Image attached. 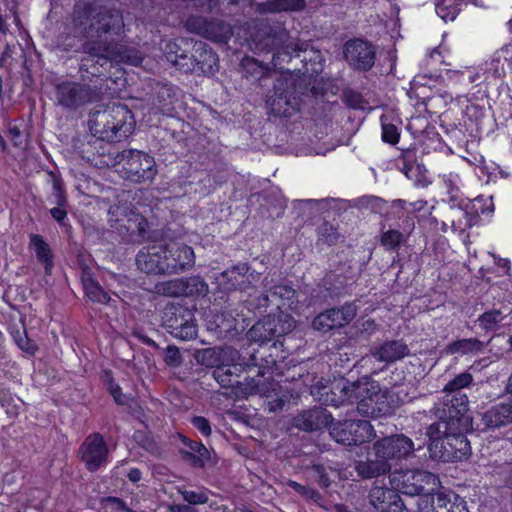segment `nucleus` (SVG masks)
<instances>
[{"mask_svg": "<svg viewBox=\"0 0 512 512\" xmlns=\"http://www.w3.org/2000/svg\"><path fill=\"white\" fill-rule=\"evenodd\" d=\"M74 24L76 31L84 38L80 50L87 55L81 59V73L100 76V68L108 62L132 66H138L142 62V53L137 48L110 39L125 34L121 10L85 4L82 10L76 13Z\"/></svg>", "mask_w": 512, "mask_h": 512, "instance_id": "f257e3e1", "label": "nucleus"}, {"mask_svg": "<svg viewBox=\"0 0 512 512\" xmlns=\"http://www.w3.org/2000/svg\"><path fill=\"white\" fill-rule=\"evenodd\" d=\"M254 41L262 48L273 52L272 63L275 67L283 69L282 64L289 62L293 57H300L301 53L307 54L309 44L306 42L293 41L289 32L281 22H262L254 34ZM311 56L306 55L301 59L304 63V74L313 75L320 71V67H307V61H313L314 65L320 66V53L310 51Z\"/></svg>", "mask_w": 512, "mask_h": 512, "instance_id": "f03ea898", "label": "nucleus"}, {"mask_svg": "<svg viewBox=\"0 0 512 512\" xmlns=\"http://www.w3.org/2000/svg\"><path fill=\"white\" fill-rule=\"evenodd\" d=\"M374 382L367 379L349 382L345 378L333 382H324L323 379L311 385L310 393L315 400L325 406L339 407L345 403L358 401L357 410L360 413L373 414L374 408L369 411L367 400L372 401V395L377 396Z\"/></svg>", "mask_w": 512, "mask_h": 512, "instance_id": "7ed1b4c3", "label": "nucleus"}, {"mask_svg": "<svg viewBox=\"0 0 512 512\" xmlns=\"http://www.w3.org/2000/svg\"><path fill=\"white\" fill-rule=\"evenodd\" d=\"M134 126L132 112L121 103L108 104L90 114V131L103 141H121L133 132Z\"/></svg>", "mask_w": 512, "mask_h": 512, "instance_id": "20e7f679", "label": "nucleus"}, {"mask_svg": "<svg viewBox=\"0 0 512 512\" xmlns=\"http://www.w3.org/2000/svg\"><path fill=\"white\" fill-rule=\"evenodd\" d=\"M389 482L395 490L404 495L418 496V502L432 496L440 484L435 474L419 469L394 471L389 475Z\"/></svg>", "mask_w": 512, "mask_h": 512, "instance_id": "39448f33", "label": "nucleus"}, {"mask_svg": "<svg viewBox=\"0 0 512 512\" xmlns=\"http://www.w3.org/2000/svg\"><path fill=\"white\" fill-rule=\"evenodd\" d=\"M123 177L135 184L151 183L158 173L154 157L140 150L129 149L119 155Z\"/></svg>", "mask_w": 512, "mask_h": 512, "instance_id": "423d86ee", "label": "nucleus"}, {"mask_svg": "<svg viewBox=\"0 0 512 512\" xmlns=\"http://www.w3.org/2000/svg\"><path fill=\"white\" fill-rule=\"evenodd\" d=\"M469 400L464 393H445L434 404L433 414L452 426V430H468L471 418L467 415Z\"/></svg>", "mask_w": 512, "mask_h": 512, "instance_id": "0eeeda50", "label": "nucleus"}, {"mask_svg": "<svg viewBox=\"0 0 512 512\" xmlns=\"http://www.w3.org/2000/svg\"><path fill=\"white\" fill-rule=\"evenodd\" d=\"M241 370L238 365L216 366L212 376L221 387L231 389V394L235 398H246L256 393L265 392L264 385L260 384V379L247 377L241 381L239 374Z\"/></svg>", "mask_w": 512, "mask_h": 512, "instance_id": "6e6552de", "label": "nucleus"}, {"mask_svg": "<svg viewBox=\"0 0 512 512\" xmlns=\"http://www.w3.org/2000/svg\"><path fill=\"white\" fill-rule=\"evenodd\" d=\"M275 116L291 117L300 107L301 97L296 91L295 81L291 78L278 77L274 83L273 93L266 101Z\"/></svg>", "mask_w": 512, "mask_h": 512, "instance_id": "1a4fd4ad", "label": "nucleus"}, {"mask_svg": "<svg viewBox=\"0 0 512 512\" xmlns=\"http://www.w3.org/2000/svg\"><path fill=\"white\" fill-rule=\"evenodd\" d=\"M464 431L452 430L440 442L428 444L430 458L441 462H457L467 459L471 454V446Z\"/></svg>", "mask_w": 512, "mask_h": 512, "instance_id": "9d476101", "label": "nucleus"}, {"mask_svg": "<svg viewBox=\"0 0 512 512\" xmlns=\"http://www.w3.org/2000/svg\"><path fill=\"white\" fill-rule=\"evenodd\" d=\"M329 433L336 442L346 446H360L375 437L371 423L361 419L333 421Z\"/></svg>", "mask_w": 512, "mask_h": 512, "instance_id": "9b49d317", "label": "nucleus"}, {"mask_svg": "<svg viewBox=\"0 0 512 512\" xmlns=\"http://www.w3.org/2000/svg\"><path fill=\"white\" fill-rule=\"evenodd\" d=\"M161 247L162 260L166 275L179 274L190 270L195 265L192 247L182 242L158 244Z\"/></svg>", "mask_w": 512, "mask_h": 512, "instance_id": "f8f14e48", "label": "nucleus"}, {"mask_svg": "<svg viewBox=\"0 0 512 512\" xmlns=\"http://www.w3.org/2000/svg\"><path fill=\"white\" fill-rule=\"evenodd\" d=\"M80 460L89 472H96L109 463V448L102 434H89L78 449Z\"/></svg>", "mask_w": 512, "mask_h": 512, "instance_id": "ddd939ff", "label": "nucleus"}, {"mask_svg": "<svg viewBox=\"0 0 512 512\" xmlns=\"http://www.w3.org/2000/svg\"><path fill=\"white\" fill-rule=\"evenodd\" d=\"M99 91L89 85L64 81L56 86L57 103L68 109H76L99 98Z\"/></svg>", "mask_w": 512, "mask_h": 512, "instance_id": "4468645a", "label": "nucleus"}, {"mask_svg": "<svg viewBox=\"0 0 512 512\" xmlns=\"http://www.w3.org/2000/svg\"><path fill=\"white\" fill-rule=\"evenodd\" d=\"M185 26L188 31L217 43H227L232 36L231 26L220 19L190 16L186 20Z\"/></svg>", "mask_w": 512, "mask_h": 512, "instance_id": "2eb2a0df", "label": "nucleus"}, {"mask_svg": "<svg viewBox=\"0 0 512 512\" xmlns=\"http://www.w3.org/2000/svg\"><path fill=\"white\" fill-rule=\"evenodd\" d=\"M357 314V306L353 302H346L341 307L326 309L314 317L313 329L327 333L348 325Z\"/></svg>", "mask_w": 512, "mask_h": 512, "instance_id": "dca6fc26", "label": "nucleus"}, {"mask_svg": "<svg viewBox=\"0 0 512 512\" xmlns=\"http://www.w3.org/2000/svg\"><path fill=\"white\" fill-rule=\"evenodd\" d=\"M373 450L378 458L385 461L401 460L409 457L415 450L412 439L404 434H394L383 437L373 444Z\"/></svg>", "mask_w": 512, "mask_h": 512, "instance_id": "f3484780", "label": "nucleus"}, {"mask_svg": "<svg viewBox=\"0 0 512 512\" xmlns=\"http://www.w3.org/2000/svg\"><path fill=\"white\" fill-rule=\"evenodd\" d=\"M343 53L345 60L355 70L369 71L374 66L376 49L365 40H349L344 46Z\"/></svg>", "mask_w": 512, "mask_h": 512, "instance_id": "a211bd4d", "label": "nucleus"}, {"mask_svg": "<svg viewBox=\"0 0 512 512\" xmlns=\"http://www.w3.org/2000/svg\"><path fill=\"white\" fill-rule=\"evenodd\" d=\"M420 512H469L466 501L456 493L437 492L417 502Z\"/></svg>", "mask_w": 512, "mask_h": 512, "instance_id": "6ab92c4d", "label": "nucleus"}, {"mask_svg": "<svg viewBox=\"0 0 512 512\" xmlns=\"http://www.w3.org/2000/svg\"><path fill=\"white\" fill-rule=\"evenodd\" d=\"M259 278L260 273L251 270L248 263L239 262L221 273L220 282L226 290L247 291Z\"/></svg>", "mask_w": 512, "mask_h": 512, "instance_id": "aec40b11", "label": "nucleus"}, {"mask_svg": "<svg viewBox=\"0 0 512 512\" xmlns=\"http://www.w3.org/2000/svg\"><path fill=\"white\" fill-rule=\"evenodd\" d=\"M400 492L391 488L373 486L368 494L369 503L377 512H403L407 511Z\"/></svg>", "mask_w": 512, "mask_h": 512, "instance_id": "412c9836", "label": "nucleus"}, {"mask_svg": "<svg viewBox=\"0 0 512 512\" xmlns=\"http://www.w3.org/2000/svg\"><path fill=\"white\" fill-rule=\"evenodd\" d=\"M512 423V398L502 401L488 408L480 415L478 427L482 431H489L505 427Z\"/></svg>", "mask_w": 512, "mask_h": 512, "instance_id": "4be33fe9", "label": "nucleus"}, {"mask_svg": "<svg viewBox=\"0 0 512 512\" xmlns=\"http://www.w3.org/2000/svg\"><path fill=\"white\" fill-rule=\"evenodd\" d=\"M191 58L190 62H192L194 67L189 73H193L198 76H211L218 71L217 54L203 42H196L193 45Z\"/></svg>", "mask_w": 512, "mask_h": 512, "instance_id": "5701e85b", "label": "nucleus"}, {"mask_svg": "<svg viewBox=\"0 0 512 512\" xmlns=\"http://www.w3.org/2000/svg\"><path fill=\"white\" fill-rule=\"evenodd\" d=\"M333 416L325 408L315 407L304 410L293 417L292 425L305 432H313L331 426Z\"/></svg>", "mask_w": 512, "mask_h": 512, "instance_id": "b1692460", "label": "nucleus"}, {"mask_svg": "<svg viewBox=\"0 0 512 512\" xmlns=\"http://www.w3.org/2000/svg\"><path fill=\"white\" fill-rule=\"evenodd\" d=\"M192 41L185 38H179L166 43L164 54L168 62H170L178 70L188 73L193 69L191 61L190 47Z\"/></svg>", "mask_w": 512, "mask_h": 512, "instance_id": "393cba45", "label": "nucleus"}, {"mask_svg": "<svg viewBox=\"0 0 512 512\" xmlns=\"http://www.w3.org/2000/svg\"><path fill=\"white\" fill-rule=\"evenodd\" d=\"M346 286L345 277L330 272L323 278L322 283L313 290L311 297L314 299V303L326 302L328 299L340 296L346 289Z\"/></svg>", "mask_w": 512, "mask_h": 512, "instance_id": "a878e982", "label": "nucleus"}, {"mask_svg": "<svg viewBox=\"0 0 512 512\" xmlns=\"http://www.w3.org/2000/svg\"><path fill=\"white\" fill-rule=\"evenodd\" d=\"M263 288L268 289L271 298L274 300V304L278 309L282 307L297 310L298 298L296 290L286 282L271 285V281L265 277L262 281Z\"/></svg>", "mask_w": 512, "mask_h": 512, "instance_id": "bb28decb", "label": "nucleus"}, {"mask_svg": "<svg viewBox=\"0 0 512 512\" xmlns=\"http://www.w3.org/2000/svg\"><path fill=\"white\" fill-rule=\"evenodd\" d=\"M160 252L162 249L158 244L141 249L136 255L138 269L146 274L166 275Z\"/></svg>", "mask_w": 512, "mask_h": 512, "instance_id": "cd10ccee", "label": "nucleus"}, {"mask_svg": "<svg viewBox=\"0 0 512 512\" xmlns=\"http://www.w3.org/2000/svg\"><path fill=\"white\" fill-rule=\"evenodd\" d=\"M180 439L188 448V450H179L181 458L192 467L203 468L210 461V452L203 443L191 440L184 435H180Z\"/></svg>", "mask_w": 512, "mask_h": 512, "instance_id": "c85d7f7f", "label": "nucleus"}, {"mask_svg": "<svg viewBox=\"0 0 512 512\" xmlns=\"http://www.w3.org/2000/svg\"><path fill=\"white\" fill-rule=\"evenodd\" d=\"M410 350L408 346L401 340L385 341L378 347L371 350V355L380 362L393 363L406 356Z\"/></svg>", "mask_w": 512, "mask_h": 512, "instance_id": "c756f323", "label": "nucleus"}, {"mask_svg": "<svg viewBox=\"0 0 512 512\" xmlns=\"http://www.w3.org/2000/svg\"><path fill=\"white\" fill-rule=\"evenodd\" d=\"M277 318L275 315H267L257 321L248 331L247 336L251 341L264 344L277 338Z\"/></svg>", "mask_w": 512, "mask_h": 512, "instance_id": "7c9ffc66", "label": "nucleus"}, {"mask_svg": "<svg viewBox=\"0 0 512 512\" xmlns=\"http://www.w3.org/2000/svg\"><path fill=\"white\" fill-rule=\"evenodd\" d=\"M404 223H406V227L408 228L407 234L392 228L384 230L385 225L381 224L382 233L380 235V244L385 250L396 251L407 241L409 234L414 229V222L412 218L407 217Z\"/></svg>", "mask_w": 512, "mask_h": 512, "instance_id": "2f4dec72", "label": "nucleus"}, {"mask_svg": "<svg viewBox=\"0 0 512 512\" xmlns=\"http://www.w3.org/2000/svg\"><path fill=\"white\" fill-rule=\"evenodd\" d=\"M194 313L182 305L167 306L163 313V325L171 334V331L180 328L179 325H185L193 317Z\"/></svg>", "mask_w": 512, "mask_h": 512, "instance_id": "473e14b6", "label": "nucleus"}, {"mask_svg": "<svg viewBox=\"0 0 512 512\" xmlns=\"http://www.w3.org/2000/svg\"><path fill=\"white\" fill-rule=\"evenodd\" d=\"M355 471L363 479H371L384 475L391 470V464L382 458L367 459L355 462Z\"/></svg>", "mask_w": 512, "mask_h": 512, "instance_id": "72a5a7b5", "label": "nucleus"}, {"mask_svg": "<svg viewBox=\"0 0 512 512\" xmlns=\"http://www.w3.org/2000/svg\"><path fill=\"white\" fill-rule=\"evenodd\" d=\"M305 6V0H268L257 3L256 11L260 14L300 11L303 10Z\"/></svg>", "mask_w": 512, "mask_h": 512, "instance_id": "f704fd0d", "label": "nucleus"}, {"mask_svg": "<svg viewBox=\"0 0 512 512\" xmlns=\"http://www.w3.org/2000/svg\"><path fill=\"white\" fill-rule=\"evenodd\" d=\"M30 245L33 247L37 260L43 264L46 275H50L54 266L53 253L49 244L39 234L30 235Z\"/></svg>", "mask_w": 512, "mask_h": 512, "instance_id": "c9c22d12", "label": "nucleus"}, {"mask_svg": "<svg viewBox=\"0 0 512 512\" xmlns=\"http://www.w3.org/2000/svg\"><path fill=\"white\" fill-rule=\"evenodd\" d=\"M486 343L477 338H464L449 343L446 351L449 354H478L484 351Z\"/></svg>", "mask_w": 512, "mask_h": 512, "instance_id": "e433bc0d", "label": "nucleus"}, {"mask_svg": "<svg viewBox=\"0 0 512 512\" xmlns=\"http://www.w3.org/2000/svg\"><path fill=\"white\" fill-rule=\"evenodd\" d=\"M177 99V87L158 83L155 88L154 104L162 111L168 112L173 108V103Z\"/></svg>", "mask_w": 512, "mask_h": 512, "instance_id": "4c0bfd02", "label": "nucleus"}, {"mask_svg": "<svg viewBox=\"0 0 512 512\" xmlns=\"http://www.w3.org/2000/svg\"><path fill=\"white\" fill-rule=\"evenodd\" d=\"M260 384L264 385L265 392H262V393H259V394L260 395H264L268 399H270L268 401L269 411H271V412L281 411L284 408V406L290 400V398L287 395L286 391L285 392L282 391L281 386H279V384L274 382V381L269 383V385L271 386L272 391H269L267 389V386H266L264 381L260 380Z\"/></svg>", "mask_w": 512, "mask_h": 512, "instance_id": "58836bf2", "label": "nucleus"}, {"mask_svg": "<svg viewBox=\"0 0 512 512\" xmlns=\"http://www.w3.org/2000/svg\"><path fill=\"white\" fill-rule=\"evenodd\" d=\"M443 181L447 189L448 203L451 207L464 209L465 199L458 187L459 177L456 174L449 173L443 176Z\"/></svg>", "mask_w": 512, "mask_h": 512, "instance_id": "ea45409f", "label": "nucleus"}, {"mask_svg": "<svg viewBox=\"0 0 512 512\" xmlns=\"http://www.w3.org/2000/svg\"><path fill=\"white\" fill-rule=\"evenodd\" d=\"M182 296H205L208 293V284L200 276L181 278Z\"/></svg>", "mask_w": 512, "mask_h": 512, "instance_id": "a19ab883", "label": "nucleus"}, {"mask_svg": "<svg viewBox=\"0 0 512 512\" xmlns=\"http://www.w3.org/2000/svg\"><path fill=\"white\" fill-rule=\"evenodd\" d=\"M505 318L506 314L500 309H490L482 313L477 322L482 330L488 332L497 330Z\"/></svg>", "mask_w": 512, "mask_h": 512, "instance_id": "79ce46f5", "label": "nucleus"}, {"mask_svg": "<svg viewBox=\"0 0 512 512\" xmlns=\"http://www.w3.org/2000/svg\"><path fill=\"white\" fill-rule=\"evenodd\" d=\"M264 290V292L258 295H250L245 301L248 310L253 311L255 314L263 315L267 312V308L274 304V300L271 298L269 290Z\"/></svg>", "mask_w": 512, "mask_h": 512, "instance_id": "37998d69", "label": "nucleus"}, {"mask_svg": "<svg viewBox=\"0 0 512 512\" xmlns=\"http://www.w3.org/2000/svg\"><path fill=\"white\" fill-rule=\"evenodd\" d=\"M318 242L326 244L328 246L336 245L342 235L338 231L337 227L328 221H323L317 228Z\"/></svg>", "mask_w": 512, "mask_h": 512, "instance_id": "c03bdc74", "label": "nucleus"}, {"mask_svg": "<svg viewBox=\"0 0 512 512\" xmlns=\"http://www.w3.org/2000/svg\"><path fill=\"white\" fill-rule=\"evenodd\" d=\"M283 484L285 487L292 489L296 494L307 501H311L316 504H320L322 501L321 494L310 486L302 485L291 479L286 480Z\"/></svg>", "mask_w": 512, "mask_h": 512, "instance_id": "a18cd8bd", "label": "nucleus"}, {"mask_svg": "<svg viewBox=\"0 0 512 512\" xmlns=\"http://www.w3.org/2000/svg\"><path fill=\"white\" fill-rule=\"evenodd\" d=\"M398 168L407 178H414V174L419 169L416 163V154L411 150L404 151L398 158Z\"/></svg>", "mask_w": 512, "mask_h": 512, "instance_id": "49530a36", "label": "nucleus"}, {"mask_svg": "<svg viewBox=\"0 0 512 512\" xmlns=\"http://www.w3.org/2000/svg\"><path fill=\"white\" fill-rule=\"evenodd\" d=\"M452 432V426L444 420L432 423L428 426L426 435L429 440V444H435L437 441H441L446 435Z\"/></svg>", "mask_w": 512, "mask_h": 512, "instance_id": "de8ad7c7", "label": "nucleus"}, {"mask_svg": "<svg viewBox=\"0 0 512 512\" xmlns=\"http://www.w3.org/2000/svg\"><path fill=\"white\" fill-rule=\"evenodd\" d=\"M435 6L436 13L444 21H453L460 11L456 0H436Z\"/></svg>", "mask_w": 512, "mask_h": 512, "instance_id": "09e8293b", "label": "nucleus"}, {"mask_svg": "<svg viewBox=\"0 0 512 512\" xmlns=\"http://www.w3.org/2000/svg\"><path fill=\"white\" fill-rule=\"evenodd\" d=\"M85 295L94 303L107 305L111 298L104 288L96 281L88 283V286L83 287Z\"/></svg>", "mask_w": 512, "mask_h": 512, "instance_id": "8fccbe9b", "label": "nucleus"}, {"mask_svg": "<svg viewBox=\"0 0 512 512\" xmlns=\"http://www.w3.org/2000/svg\"><path fill=\"white\" fill-rule=\"evenodd\" d=\"M155 292L167 297L182 296L181 278L159 282L155 285Z\"/></svg>", "mask_w": 512, "mask_h": 512, "instance_id": "3c124183", "label": "nucleus"}, {"mask_svg": "<svg viewBox=\"0 0 512 512\" xmlns=\"http://www.w3.org/2000/svg\"><path fill=\"white\" fill-rule=\"evenodd\" d=\"M52 177V193L49 200L56 206H67L68 200L63 188V183L54 173H50Z\"/></svg>", "mask_w": 512, "mask_h": 512, "instance_id": "603ef678", "label": "nucleus"}, {"mask_svg": "<svg viewBox=\"0 0 512 512\" xmlns=\"http://www.w3.org/2000/svg\"><path fill=\"white\" fill-rule=\"evenodd\" d=\"M472 380H473V378L470 373H467V372L461 373V374L457 375L456 377H454L452 380H450L446 384L443 392H444V394L445 393H453V394L463 393L462 389L465 387H468L472 383Z\"/></svg>", "mask_w": 512, "mask_h": 512, "instance_id": "864d4df0", "label": "nucleus"}, {"mask_svg": "<svg viewBox=\"0 0 512 512\" xmlns=\"http://www.w3.org/2000/svg\"><path fill=\"white\" fill-rule=\"evenodd\" d=\"M179 493L183 500L191 505L205 504L209 500V491L207 489H179Z\"/></svg>", "mask_w": 512, "mask_h": 512, "instance_id": "5fc2aeb1", "label": "nucleus"}, {"mask_svg": "<svg viewBox=\"0 0 512 512\" xmlns=\"http://www.w3.org/2000/svg\"><path fill=\"white\" fill-rule=\"evenodd\" d=\"M382 140L390 145H396L400 139V133L396 125L387 123L386 117H381Z\"/></svg>", "mask_w": 512, "mask_h": 512, "instance_id": "6e6d98bb", "label": "nucleus"}, {"mask_svg": "<svg viewBox=\"0 0 512 512\" xmlns=\"http://www.w3.org/2000/svg\"><path fill=\"white\" fill-rule=\"evenodd\" d=\"M180 328L171 331V335L180 340L188 341L192 340L197 336V325L194 321V316L190 317V321H187L185 325H179Z\"/></svg>", "mask_w": 512, "mask_h": 512, "instance_id": "4d7b16f0", "label": "nucleus"}, {"mask_svg": "<svg viewBox=\"0 0 512 512\" xmlns=\"http://www.w3.org/2000/svg\"><path fill=\"white\" fill-rule=\"evenodd\" d=\"M13 339L16 343V345L24 352L29 353L33 355L36 350L37 346L36 344L31 341L26 334V331H20L16 330L12 333Z\"/></svg>", "mask_w": 512, "mask_h": 512, "instance_id": "13d9d810", "label": "nucleus"}, {"mask_svg": "<svg viewBox=\"0 0 512 512\" xmlns=\"http://www.w3.org/2000/svg\"><path fill=\"white\" fill-rule=\"evenodd\" d=\"M127 221L129 224L126 227L127 231H131V233H135L136 231L137 235L143 239L147 236L148 222L143 216L136 214Z\"/></svg>", "mask_w": 512, "mask_h": 512, "instance_id": "bf43d9fd", "label": "nucleus"}, {"mask_svg": "<svg viewBox=\"0 0 512 512\" xmlns=\"http://www.w3.org/2000/svg\"><path fill=\"white\" fill-rule=\"evenodd\" d=\"M164 361L169 367H179L183 362L179 348L174 345H169L164 352Z\"/></svg>", "mask_w": 512, "mask_h": 512, "instance_id": "052dcab7", "label": "nucleus"}, {"mask_svg": "<svg viewBox=\"0 0 512 512\" xmlns=\"http://www.w3.org/2000/svg\"><path fill=\"white\" fill-rule=\"evenodd\" d=\"M196 361L204 366L213 367L218 363V356L212 349H202L195 354Z\"/></svg>", "mask_w": 512, "mask_h": 512, "instance_id": "680f3d73", "label": "nucleus"}, {"mask_svg": "<svg viewBox=\"0 0 512 512\" xmlns=\"http://www.w3.org/2000/svg\"><path fill=\"white\" fill-rule=\"evenodd\" d=\"M105 376L107 377L109 382V392L113 396L115 402L118 405H126L127 397L122 393L120 386L113 381L111 377V372L105 371Z\"/></svg>", "mask_w": 512, "mask_h": 512, "instance_id": "e2e57ef3", "label": "nucleus"}, {"mask_svg": "<svg viewBox=\"0 0 512 512\" xmlns=\"http://www.w3.org/2000/svg\"><path fill=\"white\" fill-rule=\"evenodd\" d=\"M277 338L291 332L295 328V321L290 315L276 316Z\"/></svg>", "mask_w": 512, "mask_h": 512, "instance_id": "0e129e2a", "label": "nucleus"}, {"mask_svg": "<svg viewBox=\"0 0 512 512\" xmlns=\"http://www.w3.org/2000/svg\"><path fill=\"white\" fill-rule=\"evenodd\" d=\"M259 370L256 371L257 376L264 377L266 374L272 375L273 369L276 366V360L272 355L265 356L262 352L260 358Z\"/></svg>", "mask_w": 512, "mask_h": 512, "instance_id": "69168bd1", "label": "nucleus"}, {"mask_svg": "<svg viewBox=\"0 0 512 512\" xmlns=\"http://www.w3.org/2000/svg\"><path fill=\"white\" fill-rule=\"evenodd\" d=\"M191 424L205 437H209L212 433L209 420L203 416L192 417Z\"/></svg>", "mask_w": 512, "mask_h": 512, "instance_id": "338daca9", "label": "nucleus"}, {"mask_svg": "<svg viewBox=\"0 0 512 512\" xmlns=\"http://www.w3.org/2000/svg\"><path fill=\"white\" fill-rule=\"evenodd\" d=\"M311 470L313 471L314 476L316 477L317 483L321 487L327 488L330 486L331 481L326 472V468L323 465L314 464V465H312Z\"/></svg>", "mask_w": 512, "mask_h": 512, "instance_id": "774afa93", "label": "nucleus"}]
</instances>
